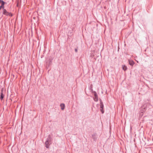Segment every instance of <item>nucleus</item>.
I'll return each instance as SVG.
<instances>
[{"mask_svg": "<svg viewBox=\"0 0 153 153\" xmlns=\"http://www.w3.org/2000/svg\"><path fill=\"white\" fill-rule=\"evenodd\" d=\"M52 140V138L50 135H49L47 140L46 141L45 143V145L46 147L47 148H49V145L51 144V142Z\"/></svg>", "mask_w": 153, "mask_h": 153, "instance_id": "f257e3e1", "label": "nucleus"}, {"mask_svg": "<svg viewBox=\"0 0 153 153\" xmlns=\"http://www.w3.org/2000/svg\"><path fill=\"white\" fill-rule=\"evenodd\" d=\"M2 12L3 15H5L6 16H13V15L12 14H11L10 13L8 12L5 9L3 8V9H2Z\"/></svg>", "mask_w": 153, "mask_h": 153, "instance_id": "f03ea898", "label": "nucleus"}, {"mask_svg": "<svg viewBox=\"0 0 153 153\" xmlns=\"http://www.w3.org/2000/svg\"><path fill=\"white\" fill-rule=\"evenodd\" d=\"M3 91H4V89L3 88H2L1 89V93H0V99L1 100H2L4 97V94H3Z\"/></svg>", "mask_w": 153, "mask_h": 153, "instance_id": "7ed1b4c3", "label": "nucleus"}, {"mask_svg": "<svg viewBox=\"0 0 153 153\" xmlns=\"http://www.w3.org/2000/svg\"><path fill=\"white\" fill-rule=\"evenodd\" d=\"M1 5L0 6V9H1V8H2V9H3V8L4 9V5L5 2L2 0L1 1Z\"/></svg>", "mask_w": 153, "mask_h": 153, "instance_id": "20e7f679", "label": "nucleus"}, {"mask_svg": "<svg viewBox=\"0 0 153 153\" xmlns=\"http://www.w3.org/2000/svg\"><path fill=\"white\" fill-rule=\"evenodd\" d=\"M128 62L129 64L131 66H133L134 63V62L132 60H129Z\"/></svg>", "mask_w": 153, "mask_h": 153, "instance_id": "39448f33", "label": "nucleus"}, {"mask_svg": "<svg viewBox=\"0 0 153 153\" xmlns=\"http://www.w3.org/2000/svg\"><path fill=\"white\" fill-rule=\"evenodd\" d=\"M61 107V109L62 110H63L64 109L65 105V104L63 103H61L60 105Z\"/></svg>", "mask_w": 153, "mask_h": 153, "instance_id": "423d86ee", "label": "nucleus"}, {"mask_svg": "<svg viewBox=\"0 0 153 153\" xmlns=\"http://www.w3.org/2000/svg\"><path fill=\"white\" fill-rule=\"evenodd\" d=\"M94 100L95 101H97L98 100V98H97V95L96 94V93L95 92V93L94 94Z\"/></svg>", "mask_w": 153, "mask_h": 153, "instance_id": "0eeeda50", "label": "nucleus"}, {"mask_svg": "<svg viewBox=\"0 0 153 153\" xmlns=\"http://www.w3.org/2000/svg\"><path fill=\"white\" fill-rule=\"evenodd\" d=\"M103 107V105L102 104V103H101V105H100V108H101V109H100V110L102 113H104V111H103V110L102 109Z\"/></svg>", "mask_w": 153, "mask_h": 153, "instance_id": "6e6552de", "label": "nucleus"}, {"mask_svg": "<svg viewBox=\"0 0 153 153\" xmlns=\"http://www.w3.org/2000/svg\"><path fill=\"white\" fill-rule=\"evenodd\" d=\"M122 68L123 70L124 71H126L127 69V67L125 65H123Z\"/></svg>", "mask_w": 153, "mask_h": 153, "instance_id": "1a4fd4ad", "label": "nucleus"}, {"mask_svg": "<svg viewBox=\"0 0 153 153\" xmlns=\"http://www.w3.org/2000/svg\"><path fill=\"white\" fill-rule=\"evenodd\" d=\"M95 136V134H94V135H92V138H93V139H94V136Z\"/></svg>", "mask_w": 153, "mask_h": 153, "instance_id": "9d476101", "label": "nucleus"}, {"mask_svg": "<svg viewBox=\"0 0 153 153\" xmlns=\"http://www.w3.org/2000/svg\"><path fill=\"white\" fill-rule=\"evenodd\" d=\"M77 51H78V50H77V49L75 48V51L76 52H77Z\"/></svg>", "mask_w": 153, "mask_h": 153, "instance_id": "9b49d317", "label": "nucleus"}, {"mask_svg": "<svg viewBox=\"0 0 153 153\" xmlns=\"http://www.w3.org/2000/svg\"><path fill=\"white\" fill-rule=\"evenodd\" d=\"M1 0H0V2H1Z\"/></svg>", "mask_w": 153, "mask_h": 153, "instance_id": "f8f14e48", "label": "nucleus"}]
</instances>
